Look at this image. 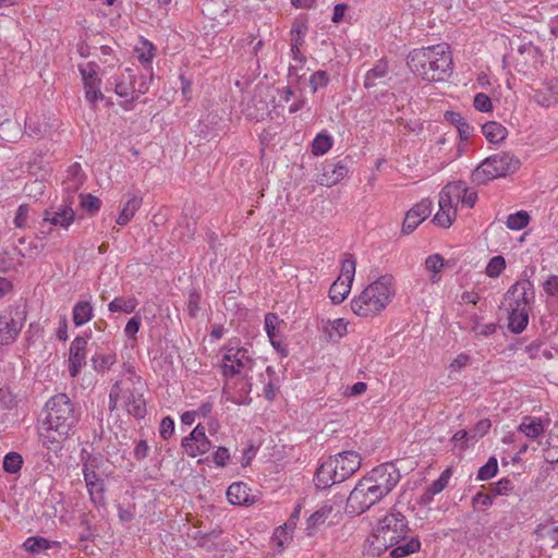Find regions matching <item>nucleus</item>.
Here are the masks:
<instances>
[{"label": "nucleus", "instance_id": "obj_46", "mask_svg": "<svg viewBox=\"0 0 558 558\" xmlns=\"http://www.w3.org/2000/svg\"><path fill=\"white\" fill-rule=\"evenodd\" d=\"M506 268V259L501 255L490 258L486 266V275L490 278H497Z\"/></svg>", "mask_w": 558, "mask_h": 558}, {"label": "nucleus", "instance_id": "obj_30", "mask_svg": "<svg viewBox=\"0 0 558 558\" xmlns=\"http://www.w3.org/2000/svg\"><path fill=\"white\" fill-rule=\"evenodd\" d=\"M482 132L490 143H500L508 134L507 129L499 122L488 121L482 125Z\"/></svg>", "mask_w": 558, "mask_h": 558}, {"label": "nucleus", "instance_id": "obj_1", "mask_svg": "<svg viewBox=\"0 0 558 558\" xmlns=\"http://www.w3.org/2000/svg\"><path fill=\"white\" fill-rule=\"evenodd\" d=\"M46 416L38 425V436L43 446L57 451L62 448L71 429L77 422L74 405L65 393H59L46 403Z\"/></svg>", "mask_w": 558, "mask_h": 558}, {"label": "nucleus", "instance_id": "obj_57", "mask_svg": "<svg viewBox=\"0 0 558 558\" xmlns=\"http://www.w3.org/2000/svg\"><path fill=\"white\" fill-rule=\"evenodd\" d=\"M544 292L551 298L558 299V276L549 275L542 283Z\"/></svg>", "mask_w": 558, "mask_h": 558}, {"label": "nucleus", "instance_id": "obj_26", "mask_svg": "<svg viewBox=\"0 0 558 558\" xmlns=\"http://www.w3.org/2000/svg\"><path fill=\"white\" fill-rule=\"evenodd\" d=\"M227 498L232 505H247L250 502V488L244 483H233L228 487Z\"/></svg>", "mask_w": 558, "mask_h": 558}, {"label": "nucleus", "instance_id": "obj_19", "mask_svg": "<svg viewBox=\"0 0 558 558\" xmlns=\"http://www.w3.org/2000/svg\"><path fill=\"white\" fill-rule=\"evenodd\" d=\"M534 101L544 107L549 108L550 106L558 104V78H550L543 83L542 87L534 90Z\"/></svg>", "mask_w": 558, "mask_h": 558}, {"label": "nucleus", "instance_id": "obj_50", "mask_svg": "<svg viewBox=\"0 0 558 558\" xmlns=\"http://www.w3.org/2000/svg\"><path fill=\"white\" fill-rule=\"evenodd\" d=\"M450 476H451L450 469H446L440 474V476L437 480L433 481V483L427 487L428 495L435 496V495L439 494L440 492H442L446 488V486L448 485Z\"/></svg>", "mask_w": 558, "mask_h": 558}, {"label": "nucleus", "instance_id": "obj_5", "mask_svg": "<svg viewBox=\"0 0 558 558\" xmlns=\"http://www.w3.org/2000/svg\"><path fill=\"white\" fill-rule=\"evenodd\" d=\"M361 456L355 451H342L324 461L315 473V484L325 489L342 483L361 468Z\"/></svg>", "mask_w": 558, "mask_h": 558}, {"label": "nucleus", "instance_id": "obj_40", "mask_svg": "<svg viewBox=\"0 0 558 558\" xmlns=\"http://www.w3.org/2000/svg\"><path fill=\"white\" fill-rule=\"evenodd\" d=\"M279 317L274 313H268L265 316V330L274 348H279L280 343L277 341V326Z\"/></svg>", "mask_w": 558, "mask_h": 558}, {"label": "nucleus", "instance_id": "obj_34", "mask_svg": "<svg viewBox=\"0 0 558 558\" xmlns=\"http://www.w3.org/2000/svg\"><path fill=\"white\" fill-rule=\"evenodd\" d=\"M351 284L338 278L329 289V298L333 304H340L344 301L351 290Z\"/></svg>", "mask_w": 558, "mask_h": 558}, {"label": "nucleus", "instance_id": "obj_41", "mask_svg": "<svg viewBox=\"0 0 558 558\" xmlns=\"http://www.w3.org/2000/svg\"><path fill=\"white\" fill-rule=\"evenodd\" d=\"M98 69L99 66L95 62H87L86 64L78 65L84 85L87 83H100V78L97 76Z\"/></svg>", "mask_w": 558, "mask_h": 558}, {"label": "nucleus", "instance_id": "obj_35", "mask_svg": "<svg viewBox=\"0 0 558 558\" xmlns=\"http://www.w3.org/2000/svg\"><path fill=\"white\" fill-rule=\"evenodd\" d=\"M519 430L530 438H536L543 433L544 426L541 418L525 416L519 426Z\"/></svg>", "mask_w": 558, "mask_h": 558}, {"label": "nucleus", "instance_id": "obj_21", "mask_svg": "<svg viewBox=\"0 0 558 558\" xmlns=\"http://www.w3.org/2000/svg\"><path fill=\"white\" fill-rule=\"evenodd\" d=\"M388 76H389L388 62L385 59H379L374 64V66L366 72L363 85L366 89L374 88L378 85L385 84Z\"/></svg>", "mask_w": 558, "mask_h": 558}, {"label": "nucleus", "instance_id": "obj_62", "mask_svg": "<svg viewBox=\"0 0 558 558\" xmlns=\"http://www.w3.org/2000/svg\"><path fill=\"white\" fill-rule=\"evenodd\" d=\"M174 433V421L166 416L160 422L159 434L162 439L170 438Z\"/></svg>", "mask_w": 558, "mask_h": 558}, {"label": "nucleus", "instance_id": "obj_45", "mask_svg": "<svg viewBox=\"0 0 558 558\" xmlns=\"http://www.w3.org/2000/svg\"><path fill=\"white\" fill-rule=\"evenodd\" d=\"M23 464V458L17 452H10L3 458V470L8 473H17Z\"/></svg>", "mask_w": 558, "mask_h": 558}, {"label": "nucleus", "instance_id": "obj_54", "mask_svg": "<svg viewBox=\"0 0 558 558\" xmlns=\"http://www.w3.org/2000/svg\"><path fill=\"white\" fill-rule=\"evenodd\" d=\"M492 426V423H490V420L488 418H483L481 421H478L473 428L470 429L471 432V440L474 441V440H477L478 438H482L483 436H485L489 428Z\"/></svg>", "mask_w": 558, "mask_h": 558}, {"label": "nucleus", "instance_id": "obj_16", "mask_svg": "<svg viewBox=\"0 0 558 558\" xmlns=\"http://www.w3.org/2000/svg\"><path fill=\"white\" fill-rule=\"evenodd\" d=\"M433 203L428 198L422 199L412 207L405 215L402 223V232L411 233L422 221H424L432 213Z\"/></svg>", "mask_w": 558, "mask_h": 558}, {"label": "nucleus", "instance_id": "obj_64", "mask_svg": "<svg viewBox=\"0 0 558 558\" xmlns=\"http://www.w3.org/2000/svg\"><path fill=\"white\" fill-rule=\"evenodd\" d=\"M476 199L477 193L475 191H470L464 183V191L461 193V205L472 208L474 207Z\"/></svg>", "mask_w": 558, "mask_h": 558}, {"label": "nucleus", "instance_id": "obj_23", "mask_svg": "<svg viewBox=\"0 0 558 558\" xmlns=\"http://www.w3.org/2000/svg\"><path fill=\"white\" fill-rule=\"evenodd\" d=\"M143 203V198L137 194H128V201L123 205L122 210L120 211L118 218H117V225L119 226H125L128 225L132 218L134 217L135 213L141 208Z\"/></svg>", "mask_w": 558, "mask_h": 558}, {"label": "nucleus", "instance_id": "obj_12", "mask_svg": "<svg viewBox=\"0 0 558 558\" xmlns=\"http://www.w3.org/2000/svg\"><path fill=\"white\" fill-rule=\"evenodd\" d=\"M505 299L509 300V306L531 308L535 299L534 284L529 279L518 280L508 289Z\"/></svg>", "mask_w": 558, "mask_h": 558}, {"label": "nucleus", "instance_id": "obj_58", "mask_svg": "<svg viewBox=\"0 0 558 558\" xmlns=\"http://www.w3.org/2000/svg\"><path fill=\"white\" fill-rule=\"evenodd\" d=\"M121 393H122V381L118 380L116 381L110 390L109 393V411L112 412L118 408V401L121 400Z\"/></svg>", "mask_w": 558, "mask_h": 558}, {"label": "nucleus", "instance_id": "obj_49", "mask_svg": "<svg viewBox=\"0 0 558 558\" xmlns=\"http://www.w3.org/2000/svg\"><path fill=\"white\" fill-rule=\"evenodd\" d=\"M81 206L88 214L94 215L99 211L101 207V201L92 194H81Z\"/></svg>", "mask_w": 558, "mask_h": 558}, {"label": "nucleus", "instance_id": "obj_10", "mask_svg": "<svg viewBox=\"0 0 558 558\" xmlns=\"http://www.w3.org/2000/svg\"><path fill=\"white\" fill-rule=\"evenodd\" d=\"M253 360L248 351L244 348H230L222 357V375L225 377H234L252 369Z\"/></svg>", "mask_w": 558, "mask_h": 558}, {"label": "nucleus", "instance_id": "obj_51", "mask_svg": "<svg viewBox=\"0 0 558 558\" xmlns=\"http://www.w3.org/2000/svg\"><path fill=\"white\" fill-rule=\"evenodd\" d=\"M307 26L304 23H295L291 29V45L298 50L304 43Z\"/></svg>", "mask_w": 558, "mask_h": 558}, {"label": "nucleus", "instance_id": "obj_36", "mask_svg": "<svg viewBox=\"0 0 558 558\" xmlns=\"http://www.w3.org/2000/svg\"><path fill=\"white\" fill-rule=\"evenodd\" d=\"M333 140L327 133H318L312 142V154L315 156H323L332 147Z\"/></svg>", "mask_w": 558, "mask_h": 558}, {"label": "nucleus", "instance_id": "obj_32", "mask_svg": "<svg viewBox=\"0 0 558 558\" xmlns=\"http://www.w3.org/2000/svg\"><path fill=\"white\" fill-rule=\"evenodd\" d=\"M425 269L430 274L429 280L432 283L440 281V272L445 267V259L440 254L429 255L425 259Z\"/></svg>", "mask_w": 558, "mask_h": 558}, {"label": "nucleus", "instance_id": "obj_52", "mask_svg": "<svg viewBox=\"0 0 558 558\" xmlns=\"http://www.w3.org/2000/svg\"><path fill=\"white\" fill-rule=\"evenodd\" d=\"M329 76L326 71H316L310 78V86L313 93H316L319 88L327 86Z\"/></svg>", "mask_w": 558, "mask_h": 558}, {"label": "nucleus", "instance_id": "obj_63", "mask_svg": "<svg viewBox=\"0 0 558 558\" xmlns=\"http://www.w3.org/2000/svg\"><path fill=\"white\" fill-rule=\"evenodd\" d=\"M83 475L85 484L101 481V478L97 475V473L94 470V464L92 460L84 463Z\"/></svg>", "mask_w": 558, "mask_h": 558}, {"label": "nucleus", "instance_id": "obj_53", "mask_svg": "<svg viewBox=\"0 0 558 558\" xmlns=\"http://www.w3.org/2000/svg\"><path fill=\"white\" fill-rule=\"evenodd\" d=\"M99 87H100V83H93V84L87 83L84 85L85 98L92 105H95L96 101H98L99 99H102V97H104Z\"/></svg>", "mask_w": 558, "mask_h": 558}, {"label": "nucleus", "instance_id": "obj_14", "mask_svg": "<svg viewBox=\"0 0 558 558\" xmlns=\"http://www.w3.org/2000/svg\"><path fill=\"white\" fill-rule=\"evenodd\" d=\"M182 447L189 456L195 458L208 452L211 447V442L205 434V428L198 424L191 432L190 436L182 440Z\"/></svg>", "mask_w": 558, "mask_h": 558}, {"label": "nucleus", "instance_id": "obj_56", "mask_svg": "<svg viewBox=\"0 0 558 558\" xmlns=\"http://www.w3.org/2000/svg\"><path fill=\"white\" fill-rule=\"evenodd\" d=\"M16 405V397L8 388H0V409L11 410Z\"/></svg>", "mask_w": 558, "mask_h": 558}, {"label": "nucleus", "instance_id": "obj_42", "mask_svg": "<svg viewBox=\"0 0 558 558\" xmlns=\"http://www.w3.org/2000/svg\"><path fill=\"white\" fill-rule=\"evenodd\" d=\"M530 216L526 211L520 210L508 216L506 225L510 230H521L529 225Z\"/></svg>", "mask_w": 558, "mask_h": 558}, {"label": "nucleus", "instance_id": "obj_22", "mask_svg": "<svg viewBox=\"0 0 558 558\" xmlns=\"http://www.w3.org/2000/svg\"><path fill=\"white\" fill-rule=\"evenodd\" d=\"M508 328L513 333H521L529 324L531 308L519 307L518 305L509 306Z\"/></svg>", "mask_w": 558, "mask_h": 558}, {"label": "nucleus", "instance_id": "obj_11", "mask_svg": "<svg viewBox=\"0 0 558 558\" xmlns=\"http://www.w3.org/2000/svg\"><path fill=\"white\" fill-rule=\"evenodd\" d=\"M122 383L121 400L126 412L133 417L140 420L145 417L147 413L146 400L141 391L142 386L136 385L134 380Z\"/></svg>", "mask_w": 558, "mask_h": 558}, {"label": "nucleus", "instance_id": "obj_59", "mask_svg": "<svg viewBox=\"0 0 558 558\" xmlns=\"http://www.w3.org/2000/svg\"><path fill=\"white\" fill-rule=\"evenodd\" d=\"M490 489L494 496L508 495L510 492L513 490V483L511 480L505 477L495 483Z\"/></svg>", "mask_w": 558, "mask_h": 558}, {"label": "nucleus", "instance_id": "obj_55", "mask_svg": "<svg viewBox=\"0 0 558 558\" xmlns=\"http://www.w3.org/2000/svg\"><path fill=\"white\" fill-rule=\"evenodd\" d=\"M473 106L480 112H490L493 110L492 100L484 93H477L474 96Z\"/></svg>", "mask_w": 558, "mask_h": 558}, {"label": "nucleus", "instance_id": "obj_6", "mask_svg": "<svg viewBox=\"0 0 558 558\" xmlns=\"http://www.w3.org/2000/svg\"><path fill=\"white\" fill-rule=\"evenodd\" d=\"M520 160L514 155L506 151L495 154L486 158L472 172V181L476 184L487 182L514 173L520 168Z\"/></svg>", "mask_w": 558, "mask_h": 558}, {"label": "nucleus", "instance_id": "obj_2", "mask_svg": "<svg viewBox=\"0 0 558 558\" xmlns=\"http://www.w3.org/2000/svg\"><path fill=\"white\" fill-rule=\"evenodd\" d=\"M409 69L427 82L446 80L452 72V54L447 44L413 49L407 57Z\"/></svg>", "mask_w": 558, "mask_h": 558}, {"label": "nucleus", "instance_id": "obj_15", "mask_svg": "<svg viewBox=\"0 0 558 558\" xmlns=\"http://www.w3.org/2000/svg\"><path fill=\"white\" fill-rule=\"evenodd\" d=\"M75 219V213L70 205L61 204L59 206H51L44 213L41 227L46 222L52 226H59L63 229H68Z\"/></svg>", "mask_w": 558, "mask_h": 558}, {"label": "nucleus", "instance_id": "obj_24", "mask_svg": "<svg viewBox=\"0 0 558 558\" xmlns=\"http://www.w3.org/2000/svg\"><path fill=\"white\" fill-rule=\"evenodd\" d=\"M85 173L80 163L71 165L66 170V178L63 182L64 189L69 193L76 192L85 182Z\"/></svg>", "mask_w": 558, "mask_h": 558}, {"label": "nucleus", "instance_id": "obj_33", "mask_svg": "<svg viewBox=\"0 0 558 558\" xmlns=\"http://www.w3.org/2000/svg\"><path fill=\"white\" fill-rule=\"evenodd\" d=\"M544 457L549 463L558 462V421L548 435L547 447L544 448Z\"/></svg>", "mask_w": 558, "mask_h": 558}, {"label": "nucleus", "instance_id": "obj_48", "mask_svg": "<svg viewBox=\"0 0 558 558\" xmlns=\"http://www.w3.org/2000/svg\"><path fill=\"white\" fill-rule=\"evenodd\" d=\"M498 471V462L495 457H490L487 462L480 468L477 472V480L487 481L496 475Z\"/></svg>", "mask_w": 558, "mask_h": 558}, {"label": "nucleus", "instance_id": "obj_20", "mask_svg": "<svg viewBox=\"0 0 558 558\" xmlns=\"http://www.w3.org/2000/svg\"><path fill=\"white\" fill-rule=\"evenodd\" d=\"M349 172L345 160L328 162L324 166V172L319 178V183L325 186H332L341 181Z\"/></svg>", "mask_w": 558, "mask_h": 558}, {"label": "nucleus", "instance_id": "obj_37", "mask_svg": "<svg viewBox=\"0 0 558 558\" xmlns=\"http://www.w3.org/2000/svg\"><path fill=\"white\" fill-rule=\"evenodd\" d=\"M90 501L97 506H105V482L104 480L86 484Z\"/></svg>", "mask_w": 558, "mask_h": 558}, {"label": "nucleus", "instance_id": "obj_28", "mask_svg": "<svg viewBox=\"0 0 558 558\" xmlns=\"http://www.w3.org/2000/svg\"><path fill=\"white\" fill-rule=\"evenodd\" d=\"M401 544V542L393 547L390 550V557L391 558H403L409 555H412L414 553L420 551L421 549V541L417 536L411 537L409 541Z\"/></svg>", "mask_w": 558, "mask_h": 558}, {"label": "nucleus", "instance_id": "obj_9", "mask_svg": "<svg viewBox=\"0 0 558 558\" xmlns=\"http://www.w3.org/2000/svg\"><path fill=\"white\" fill-rule=\"evenodd\" d=\"M365 477L380 494L387 496L399 483L401 475L392 463H384L374 468Z\"/></svg>", "mask_w": 558, "mask_h": 558}, {"label": "nucleus", "instance_id": "obj_25", "mask_svg": "<svg viewBox=\"0 0 558 558\" xmlns=\"http://www.w3.org/2000/svg\"><path fill=\"white\" fill-rule=\"evenodd\" d=\"M333 510V507L329 502L323 504L314 513L310 515L306 522L307 535H313L315 530L325 523Z\"/></svg>", "mask_w": 558, "mask_h": 558}, {"label": "nucleus", "instance_id": "obj_3", "mask_svg": "<svg viewBox=\"0 0 558 558\" xmlns=\"http://www.w3.org/2000/svg\"><path fill=\"white\" fill-rule=\"evenodd\" d=\"M395 293L393 277L391 275L380 276L351 301V308L361 317L375 316L387 307Z\"/></svg>", "mask_w": 558, "mask_h": 558}, {"label": "nucleus", "instance_id": "obj_43", "mask_svg": "<svg viewBox=\"0 0 558 558\" xmlns=\"http://www.w3.org/2000/svg\"><path fill=\"white\" fill-rule=\"evenodd\" d=\"M464 191V182L457 181L452 183H448L442 187L444 194L450 196L451 203L458 208V205L461 204V193Z\"/></svg>", "mask_w": 558, "mask_h": 558}, {"label": "nucleus", "instance_id": "obj_60", "mask_svg": "<svg viewBox=\"0 0 558 558\" xmlns=\"http://www.w3.org/2000/svg\"><path fill=\"white\" fill-rule=\"evenodd\" d=\"M199 303H201V294L196 290L191 291L190 295H189V302H187V312L191 317L195 318L197 316V314L201 310Z\"/></svg>", "mask_w": 558, "mask_h": 558}, {"label": "nucleus", "instance_id": "obj_44", "mask_svg": "<svg viewBox=\"0 0 558 558\" xmlns=\"http://www.w3.org/2000/svg\"><path fill=\"white\" fill-rule=\"evenodd\" d=\"M355 266L356 262L353 255L345 254V257L342 260L341 275L338 278H341L343 281L352 283L355 275Z\"/></svg>", "mask_w": 558, "mask_h": 558}, {"label": "nucleus", "instance_id": "obj_7", "mask_svg": "<svg viewBox=\"0 0 558 558\" xmlns=\"http://www.w3.org/2000/svg\"><path fill=\"white\" fill-rule=\"evenodd\" d=\"M27 319V306L17 302L0 314V345H10L16 341Z\"/></svg>", "mask_w": 558, "mask_h": 558}, {"label": "nucleus", "instance_id": "obj_13", "mask_svg": "<svg viewBox=\"0 0 558 558\" xmlns=\"http://www.w3.org/2000/svg\"><path fill=\"white\" fill-rule=\"evenodd\" d=\"M135 83L136 75L130 68H126L112 83L114 85V93L119 97L126 98L124 106L126 110H131V105L137 100V97H135Z\"/></svg>", "mask_w": 558, "mask_h": 558}, {"label": "nucleus", "instance_id": "obj_27", "mask_svg": "<svg viewBox=\"0 0 558 558\" xmlns=\"http://www.w3.org/2000/svg\"><path fill=\"white\" fill-rule=\"evenodd\" d=\"M348 323L343 318L327 320L323 325V331L329 341L337 342L347 333Z\"/></svg>", "mask_w": 558, "mask_h": 558}, {"label": "nucleus", "instance_id": "obj_8", "mask_svg": "<svg viewBox=\"0 0 558 558\" xmlns=\"http://www.w3.org/2000/svg\"><path fill=\"white\" fill-rule=\"evenodd\" d=\"M385 496L363 476L347 499V510L351 514H361L379 502Z\"/></svg>", "mask_w": 558, "mask_h": 558}, {"label": "nucleus", "instance_id": "obj_29", "mask_svg": "<svg viewBox=\"0 0 558 558\" xmlns=\"http://www.w3.org/2000/svg\"><path fill=\"white\" fill-rule=\"evenodd\" d=\"M94 317V308L89 301H78L73 307V323L83 326Z\"/></svg>", "mask_w": 558, "mask_h": 558}, {"label": "nucleus", "instance_id": "obj_4", "mask_svg": "<svg viewBox=\"0 0 558 558\" xmlns=\"http://www.w3.org/2000/svg\"><path fill=\"white\" fill-rule=\"evenodd\" d=\"M409 531L408 520L401 512L390 511L378 520L367 539V554L374 557L405 539Z\"/></svg>", "mask_w": 558, "mask_h": 558}, {"label": "nucleus", "instance_id": "obj_61", "mask_svg": "<svg viewBox=\"0 0 558 558\" xmlns=\"http://www.w3.org/2000/svg\"><path fill=\"white\" fill-rule=\"evenodd\" d=\"M28 213L29 206L27 204H22L19 206L13 220L16 228H25L27 226Z\"/></svg>", "mask_w": 558, "mask_h": 558}, {"label": "nucleus", "instance_id": "obj_47", "mask_svg": "<svg viewBox=\"0 0 558 558\" xmlns=\"http://www.w3.org/2000/svg\"><path fill=\"white\" fill-rule=\"evenodd\" d=\"M154 50L155 47L151 43L143 40L141 45L135 48L138 61L143 64L150 63L155 56Z\"/></svg>", "mask_w": 558, "mask_h": 558}, {"label": "nucleus", "instance_id": "obj_31", "mask_svg": "<svg viewBox=\"0 0 558 558\" xmlns=\"http://www.w3.org/2000/svg\"><path fill=\"white\" fill-rule=\"evenodd\" d=\"M138 305V301L135 296H119L114 298L108 305V310L111 313H125L131 314L135 311Z\"/></svg>", "mask_w": 558, "mask_h": 558}, {"label": "nucleus", "instance_id": "obj_17", "mask_svg": "<svg viewBox=\"0 0 558 558\" xmlns=\"http://www.w3.org/2000/svg\"><path fill=\"white\" fill-rule=\"evenodd\" d=\"M87 340L83 337H76L70 345L69 373L71 377H76L86 360Z\"/></svg>", "mask_w": 558, "mask_h": 558}, {"label": "nucleus", "instance_id": "obj_39", "mask_svg": "<svg viewBox=\"0 0 558 558\" xmlns=\"http://www.w3.org/2000/svg\"><path fill=\"white\" fill-rule=\"evenodd\" d=\"M117 362L116 353L98 354L92 357L93 367L98 373H104L111 368Z\"/></svg>", "mask_w": 558, "mask_h": 558}, {"label": "nucleus", "instance_id": "obj_38", "mask_svg": "<svg viewBox=\"0 0 558 558\" xmlns=\"http://www.w3.org/2000/svg\"><path fill=\"white\" fill-rule=\"evenodd\" d=\"M23 547L31 554H40L51 547V542L41 536H31L23 543Z\"/></svg>", "mask_w": 558, "mask_h": 558}, {"label": "nucleus", "instance_id": "obj_18", "mask_svg": "<svg viewBox=\"0 0 558 558\" xmlns=\"http://www.w3.org/2000/svg\"><path fill=\"white\" fill-rule=\"evenodd\" d=\"M439 210L434 216L433 221L441 227L449 228L457 217V207L451 203L450 196L444 194L442 190L439 193Z\"/></svg>", "mask_w": 558, "mask_h": 558}]
</instances>
